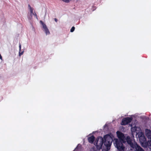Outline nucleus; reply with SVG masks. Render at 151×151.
Masks as SVG:
<instances>
[{
	"mask_svg": "<svg viewBox=\"0 0 151 151\" xmlns=\"http://www.w3.org/2000/svg\"><path fill=\"white\" fill-rule=\"evenodd\" d=\"M126 141L127 143L132 148L134 147V146H135V145L137 144L135 142H134L133 143L132 139L129 136H127V137Z\"/></svg>",
	"mask_w": 151,
	"mask_h": 151,
	"instance_id": "obj_5",
	"label": "nucleus"
},
{
	"mask_svg": "<svg viewBox=\"0 0 151 151\" xmlns=\"http://www.w3.org/2000/svg\"><path fill=\"white\" fill-rule=\"evenodd\" d=\"M132 118L127 117L123 118L121 122V124L122 125H124L130 123L132 120Z\"/></svg>",
	"mask_w": 151,
	"mask_h": 151,
	"instance_id": "obj_4",
	"label": "nucleus"
},
{
	"mask_svg": "<svg viewBox=\"0 0 151 151\" xmlns=\"http://www.w3.org/2000/svg\"><path fill=\"white\" fill-rule=\"evenodd\" d=\"M113 141L112 138L109 134H107L104 135L103 138L100 137L97 140H96V147L98 150H100L102 148L104 144L106 148H103L102 151H108L110 149Z\"/></svg>",
	"mask_w": 151,
	"mask_h": 151,
	"instance_id": "obj_1",
	"label": "nucleus"
},
{
	"mask_svg": "<svg viewBox=\"0 0 151 151\" xmlns=\"http://www.w3.org/2000/svg\"><path fill=\"white\" fill-rule=\"evenodd\" d=\"M71 0H62V1L66 3H68L70 2V1H71Z\"/></svg>",
	"mask_w": 151,
	"mask_h": 151,
	"instance_id": "obj_12",
	"label": "nucleus"
},
{
	"mask_svg": "<svg viewBox=\"0 0 151 151\" xmlns=\"http://www.w3.org/2000/svg\"><path fill=\"white\" fill-rule=\"evenodd\" d=\"M94 151H99L98 150H94Z\"/></svg>",
	"mask_w": 151,
	"mask_h": 151,
	"instance_id": "obj_17",
	"label": "nucleus"
},
{
	"mask_svg": "<svg viewBox=\"0 0 151 151\" xmlns=\"http://www.w3.org/2000/svg\"><path fill=\"white\" fill-rule=\"evenodd\" d=\"M19 55H21L23 54V52H22L21 53H20V51H21V45L20 43L19 44Z\"/></svg>",
	"mask_w": 151,
	"mask_h": 151,
	"instance_id": "obj_10",
	"label": "nucleus"
},
{
	"mask_svg": "<svg viewBox=\"0 0 151 151\" xmlns=\"http://www.w3.org/2000/svg\"><path fill=\"white\" fill-rule=\"evenodd\" d=\"M32 14L34 15L37 18V15L35 12L33 13Z\"/></svg>",
	"mask_w": 151,
	"mask_h": 151,
	"instance_id": "obj_14",
	"label": "nucleus"
},
{
	"mask_svg": "<svg viewBox=\"0 0 151 151\" xmlns=\"http://www.w3.org/2000/svg\"><path fill=\"white\" fill-rule=\"evenodd\" d=\"M29 9H30V10L31 14H32L33 13V9H33L32 7H30V8Z\"/></svg>",
	"mask_w": 151,
	"mask_h": 151,
	"instance_id": "obj_13",
	"label": "nucleus"
},
{
	"mask_svg": "<svg viewBox=\"0 0 151 151\" xmlns=\"http://www.w3.org/2000/svg\"><path fill=\"white\" fill-rule=\"evenodd\" d=\"M133 149L135 151H145L144 149L137 144L135 145Z\"/></svg>",
	"mask_w": 151,
	"mask_h": 151,
	"instance_id": "obj_7",
	"label": "nucleus"
},
{
	"mask_svg": "<svg viewBox=\"0 0 151 151\" xmlns=\"http://www.w3.org/2000/svg\"><path fill=\"white\" fill-rule=\"evenodd\" d=\"M55 21L57 22L58 21V19L56 18H55L54 19Z\"/></svg>",
	"mask_w": 151,
	"mask_h": 151,
	"instance_id": "obj_15",
	"label": "nucleus"
},
{
	"mask_svg": "<svg viewBox=\"0 0 151 151\" xmlns=\"http://www.w3.org/2000/svg\"><path fill=\"white\" fill-rule=\"evenodd\" d=\"M75 27H73L70 30V32H73L75 30Z\"/></svg>",
	"mask_w": 151,
	"mask_h": 151,
	"instance_id": "obj_11",
	"label": "nucleus"
},
{
	"mask_svg": "<svg viewBox=\"0 0 151 151\" xmlns=\"http://www.w3.org/2000/svg\"><path fill=\"white\" fill-rule=\"evenodd\" d=\"M145 132L147 136L148 137H150V138H151V131L150 130L148 129H146L145 130Z\"/></svg>",
	"mask_w": 151,
	"mask_h": 151,
	"instance_id": "obj_9",
	"label": "nucleus"
},
{
	"mask_svg": "<svg viewBox=\"0 0 151 151\" xmlns=\"http://www.w3.org/2000/svg\"><path fill=\"white\" fill-rule=\"evenodd\" d=\"M28 7H29V8L30 9V7H31V6H30V5L29 4L28 5Z\"/></svg>",
	"mask_w": 151,
	"mask_h": 151,
	"instance_id": "obj_16",
	"label": "nucleus"
},
{
	"mask_svg": "<svg viewBox=\"0 0 151 151\" xmlns=\"http://www.w3.org/2000/svg\"><path fill=\"white\" fill-rule=\"evenodd\" d=\"M117 137L119 139H115L113 142L115 146L119 151H125V147L123 144V141L125 138L123 133L117 131L116 132Z\"/></svg>",
	"mask_w": 151,
	"mask_h": 151,
	"instance_id": "obj_2",
	"label": "nucleus"
},
{
	"mask_svg": "<svg viewBox=\"0 0 151 151\" xmlns=\"http://www.w3.org/2000/svg\"><path fill=\"white\" fill-rule=\"evenodd\" d=\"M40 22L42 25V27L46 35H47V34H50V32L46 25L42 21H40Z\"/></svg>",
	"mask_w": 151,
	"mask_h": 151,
	"instance_id": "obj_6",
	"label": "nucleus"
},
{
	"mask_svg": "<svg viewBox=\"0 0 151 151\" xmlns=\"http://www.w3.org/2000/svg\"><path fill=\"white\" fill-rule=\"evenodd\" d=\"M95 139V137L93 135H92L88 138V142L91 143H93Z\"/></svg>",
	"mask_w": 151,
	"mask_h": 151,
	"instance_id": "obj_8",
	"label": "nucleus"
},
{
	"mask_svg": "<svg viewBox=\"0 0 151 151\" xmlns=\"http://www.w3.org/2000/svg\"><path fill=\"white\" fill-rule=\"evenodd\" d=\"M139 141L142 147H148L151 151V140L146 141V138L144 136H141L139 137Z\"/></svg>",
	"mask_w": 151,
	"mask_h": 151,
	"instance_id": "obj_3",
	"label": "nucleus"
}]
</instances>
